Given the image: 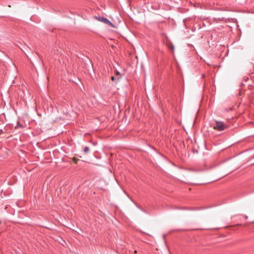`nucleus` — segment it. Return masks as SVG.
<instances>
[{"label": "nucleus", "mask_w": 254, "mask_h": 254, "mask_svg": "<svg viewBox=\"0 0 254 254\" xmlns=\"http://www.w3.org/2000/svg\"><path fill=\"white\" fill-rule=\"evenodd\" d=\"M248 217L247 216H245V218H247Z\"/></svg>", "instance_id": "nucleus-8"}, {"label": "nucleus", "mask_w": 254, "mask_h": 254, "mask_svg": "<svg viewBox=\"0 0 254 254\" xmlns=\"http://www.w3.org/2000/svg\"><path fill=\"white\" fill-rule=\"evenodd\" d=\"M111 79H112V80L114 81L115 80V77L114 76H112L111 77Z\"/></svg>", "instance_id": "nucleus-7"}, {"label": "nucleus", "mask_w": 254, "mask_h": 254, "mask_svg": "<svg viewBox=\"0 0 254 254\" xmlns=\"http://www.w3.org/2000/svg\"><path fill=\"white\" fill-rule=\"evenodd\" d=\"M21 127H22V125L20 124V123L19 122H17V125L15 127V128H18Z\"/></svg>", "instance_id": "nucleus-5"}, {"label": "nucleus", "mask_w": 254, "mask_h": 254, "mask_svg": "<svg viewBox=\"0 0 254 254\" xmlns=\"http://www.w3.org/2000/svg\"><path fill=\"white\" fill-rule=\"evenodd\" d=\"M228 126L221 121H216L215 125L214 126V129L218 131H223L228 127Z\"/></svg>", "instance_id": "nucleus-1"}, {"label": "nucleus", "mask_w": 254, "mask_h": 254, "mask_svg": "<svg viewBox=\"0 0 254 254\" xmlns=\"http://www.w3.org/2000/svg\"><path fill=\"white\" fill-rule=\"evenodd\" d=\"M73 161L75 163H77V161L78 160V159H76V158H73Z\"/></svg>", "instance_id": "nucleus-6"}, {"label": "nucleus", "mask_w": 254, "mask_h": 254, "mask_svg": "<svg viewBox=\"0 0 254 254\" xmlns=\"http://www.w3.org/2000/svg\"><path fill=\"white\" fill-rule=\"evenodd\" d=\"M168 47L171 50L172 52H173L174 50V45L172 44H170L168 45Z\"/></svg>", "instance_id": "nucleus-3"}, {"label": "nucleus", "mask_w": 254, "mask_h": 254, "mask_svg": "<svg viewBox=\"0 0 254 254\" xmlns=\"http://www.w3.org/2000/svg\"><path fill=\"white\" fill-rule=\"evenodd\" d=\"M89 148L87 146H85L84 148V149H83V151L85 153H87L89 152Z\"/></svg>", "instance_id": "nucleus-4"}, {"label": "nucleus", "mask_w": 254, "mask_h": 254, "mask_svg": "<svg viewBox=\"0 0 254 254\" xmlns=\"http://www.w3.org/2000/svg\"><path fill=\"white\" fill-rule=\"evenodd\" d=\"M94 18L99 21L104 22L109 25H112V23L108 19L103 17L95 16Z\"/></svg>", "instance_id": "nucleus-2"}]
</instances>
